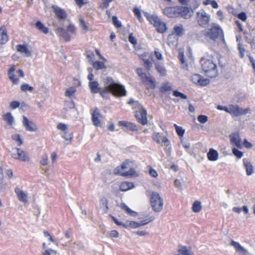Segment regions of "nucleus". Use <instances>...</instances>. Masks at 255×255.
Wrapping results in <instances>:
<instances>
[{
	"label": "nucleus",
	"instance_id": "f257e3e1",
	"mask_svg": "<svg viewBox=\"0 0 255 255\" xmlns=\"http://www.w3.org/2000/svg\"><path fill=\"white\" fill-rule=\"evenodd\" d=\"M103 82L107 86L101 87L98 93L102 97L107 98L110 93L116 97L126 96L127 91L125 86L115 82L112 77H106L103 79Z\"/></svg>",
	"mask_w": 255,
	"mask_h": 255
},
{
	"label": "nucleus",
	"instance_id": "f03ea898",
	"mask_svg": "<svg viewBox=\"0 0 255 255\" xmlns=\"http://www.w3.org/2000/svg\"><path fill=\"white\" fill-rule=\"evenodd\" d=\"M202 69L205 75L209 78H215L218 75L217 65L212 56L203 57L200 60Z\"/></svg>",
	"mask_w": 255,
	"mask_h": 255
},
{
	"label": "nucleus",
	"instance_id": "7ed1b4c3",
	"mask_svg": "<svg viewBox=\"0 0 255 255\" xmlns=\"http://www.w3.org/2000/svg\"><path fill=\"white\" fill-rule=\"evenodd\" d=\"M163 13L169 18L183 17L187 19L191 16L188 7L176 6L167 7L163 9Z\"/></svg>",
	"mask_w": 255,
	"mask_h": 255
},
{
	"label": "nucleus",
	"instance_id": "20e7f679",
	"mask_svg": "<svg viewBox=\"0 0 255 255\" xmlns=\"http://www.w3.org/2000/svg\"><path fill=\"white\" fill-rule=\"evenodd\" d=\"M204 35L210 39L216 41L219 38L224 39L223 31L220 26H214L208 29L204 33Z\"/></svg>",
	"mask_w": 255,
	"mask_h": 255
},
{
	"label": "nucleus",
	"instance_id": "39448f33",
	"mask_svg": "<svg viewBox=\"0 0 255 255\" xmlns=\"http://www.w3.org/2000/svg\"><path fill=\"white\" fill-rule=\"evenodd\" d=\"M150 204L152 210L155 212H159L162 210L163 206V201L158 193L152 192L150 198Z\"/></svg>",
	"mask_w": 255,
	"mask_h": 255
},
{
	"label": "nucleus",
	"instance_id": "423d86ee",
	"mask_svg": "<svg viewBox=\"0 0 255 255\" xmlns=\"http://www.w3.org/2000/svg\"><path fill=\"white\" fill-rule=\"evenodd\" d=\"M152 138L156 143L158 144L162 143L161 145L165 146L164 150L167 153H170L171 151L170 142L166 136L161 137L159 132H154L152 135Z\"/></svg>",
	"mask_w": 255,
	"mask_h": 255
},
{
	"label": "nucleus",
	"instance_id": "0eeeda50",
	"mask_svg": "<svg viewBox=\"0 0 255 255\" xmlns=\"http://www.w3.org/2000/svg\"><path fill=\"white\" fill-rule=\"evenodd\" d=\"M229 112L228 113L235 117L247 115L250 111L249 108L243 109L236 105L231 104L229 105Z\"/></svg>",
	"mask_w": 255,
	"mask_h": 255
},
{
	"label": "nucleus",
	"instance_id": "6e6552de",
	"mask_svg": "<svg viewBox=\"0 0 255 255\" xmlns=\"http://www.w3.org/2000/svg\"><path fill=\"white\" fill-rule=\"evenodd\" d=\"M51 8L53 9L57 19L59 21L65 20L67 17V13L66 11L56 5H53Z\"/></svg>",
	"mask_w": 255,
	"mask_h": 255
},
{
	"label": "nucleus",
	"instance_id": "1a4fd4ad",
	"mask_svg": "<svg viewBox=\"0 0 255 255\" xmlns=\"http://www.w3.org/2000/svg\"><path fill=\"white\" fill-rule=\"evenodd\" d=\"M192 81L195 84L205 86L210 83V80L207 78H204L201 75L195 74L191 77Z\"/></svg>",
	"mask_w": 255,
	"mask_h": 255
},
{
	"label": "nucleus",
	"instance_id": "9d476101",
	"mask_svg": "<svg viewBox=\"0 0 255 255\" xmlns=\"http://www.w3.org/2000/svg\"><path fill=\"white\" fill-rule=\"evenodd\" d=\"M135 117L137 121L142 125L147 124V111L145 109H142L139 111H136Z\"/></svg>",
	"mask_w": 255,
	"mask_h": 255
},
{
	"label": "nucleus",
	"instance_id": "9b49d317",
	"mask_svg": "<svg viewBox=\"0 0 255 255\" xmlns=\"http://www.w3.org/2000/svg\"><path fill=\"white\" fill-rule=\"evenodd\" d=\"M57 34L60 37H62L65 41L68 42L71 40V34L63 27H58L55 30Z\"/></svg>",
	"mask_w": 255,
	"mask_h": 255
},
{
	"label": "nucleus",
	"instance_id": "f8f14e48",
	"mask_svg": "<svg viewBox=\"0 0 255 255\" xmlns=\"http://www.w3.org/2000/svg\"><path fill=\"white\" fill-rule=\"evenodd\" d=\"M16 150L17 151L16 153H12L11 156L15 159H18L22 161L26 162L29 160V158L27 156V154L20 148H16Z\"/></svg>",
	"mask_w": 255,
	"mask_h": 255
},
{
	"label": "nucleus",
	"instance_id": "ddd939ff",
	"mask_svg": "<svg viewBox=\"0 0 255 255\" xmlns=\"http://www.w3.org/2000/svg\"><path fill=\"white\" fill-rule=\"evenodd\" d=\"M23 124L27 131H36L38 129L37 125L34 122L29 121L25 116H23Z\"/></svg>",
	"mask_w": 255,
	"mask_h": 255
},
{
	"label": "nucleus",
	"instance_id": "4468645a",
	"mask_svg": "<svg viewBox=\"0 0 255 255\" xmlns=\"http://www.w3.org/2000/svg\"><path fill=\"white\" fill-rule=\"evenodd\" d=\"M230 138L232 144L236 145L239 148H242L241 139L238 132L232 133L230 135Z\"/></svg>",
	"mask_w": 255,
	"mask_h": 255
},
{
	"label": "nucleus",
	"instance_id": "2eb2a0df",
	"mask_svg": "<svg viewBox=\"0 0 255 255\" xmlns=\"http://www.w3.org/2000/svg\"><path fill=\"white\" fill-rule=\"evenodd\" d=\"M101 116L100 111L97 108H96L93 112L92 113V121L93 124L96 127H100L101 125V121L99 118Z\"/></svg>",
	"mask_w": 255,
	"mask_h": 255
},
{
	"label": "nucleus",
	"instance_id": "dca6fc26",
	"mask_svg": "<svg viewBox=\"0 0 255 255\" xmlns=\"http://www.w3.org/2000/svg\"><path fill=\"white\" fill-rule=\"evenodd\" d=\"M15 193L16 194L18 200L23 202L28 201L27 194L18 187H16L14 189Z\"/></svg>",
	"mask_w": 255,
	"mask_h": 255
},
{
	"label": "nucleus",
	"instance_id": "f3484780",
	"mask_svg": "<svg viewBox=\"0 0 255 255\" xmlns=\"http://www.w3.org/2000/svg\"><path fill=\"white\" fill-rule=\"evenodd\" d=\"M243 161L244 166L246 168L247 174L248 175H252L254 172V170L251 162L247 158H244Z\"/></svg>",
	"mask_w": 255,
	"mask_h": 255
},
{
	"label": "nucleus",
	"instance_id": "a211bd4d",
	"mask_svg": "<svg viewBox=\"0 0 255 255\" xmlns=\"http://www.w3.org/2000/svg\"><path fill=\"white\" fill-rule=\"evenodd\" d=\"M172 34H175L178 37H182L185 34V30L181 24L175 25L173 27Z\"/></svg>",
	"mask_w": 255,
	"mask_h": 255
},
{
	"label": "nucleus",
	"instance_id": "6ab92c4d",
	"mask_svg": "<svg viewBox=\"0 0 255 255\" xmlns=\"http://www.w3.org/2000/svg\"><path fill=\"white\" fill-rule=\"evenodd\" d=\"M207 157L208 160L210 161H216L218 160L219 157L218 152L213 148H210L208 152L207 153Z\"/></svg>",
	"mask_w": 255,
	"mask_h": 255
},
{
	"label": "nucleus",
	"instance_id": "aec40b11",
	"mask_svg": "<svg viewBox=\"0 0 255 255\" xmlns=\"http://www.w3.org/2000/svg\"><path fill=\"white\" fill-rule=\"evenodd\" d=\"M89 87L92 94H97L99 92L100 89L101 88L99 87L98 82L96 81H90L89 83Z\"/></svg>",
	"mask_w": 255,
	"mask_h": 255
},
{
	"label": "nucleus",
	"instance_id": "412c9836",
	"mask_svg": "<svg viewBox=\"0 0 255 255\" xmlns=\"http://www.w3.org/2000/svg\"><path fill=\"white\" fill-rule=\"evenodd\" d=\"M16 49L18 52L24 53L27 57H30L31 55V52L28 49L26 45L18 44L16 46Z\"/></svg>",
	"mask_w": 255,
	"mask_h": 255
},
{
	"label": "nucleus",
	"instance_id": "4be33fe9",
	"mask_svg": "<svg viewBox=\"0 0 255 255\" xmlns=\"http://www.w3.org/2000/svg\"><path fill=\"white\" fill-rule=\"evenodd\" d=\"M157 31L160 33H164L167 29L166 24L160 19L154 25Z\"/></svg>",
	"mask_w": 255,
	"mask_h": 255
},
{
	"label": "nucleus",
	"instance_id": "5701e85b",
	"mask_svg": "<svg viewBox=\"0 0 255 255\" xmlns=\"http://www.w3.org/2000/svg\"><path fill=\"white\" fill-rule=\"evenodd\" d=\"M15 71V66L13 65L9 69L8 71V76L9 79L14 84H17L19 82V79L15 77L14 74V71Z\"/></svg>",
	"mask_w": 255,
	"mask_h": 255
},
{
	"label": "nucleus",
	"instance_id": "b1692460",
	"mask_svg": "<svg viewBox=\"0 0 255 255\" xmlns=\"http://www.w3.org/2000/svg\"><path fill=\"white\" fill-rule=\"evenodd\" d=\"M8 40L7 30L5 28H0V44H4Z\"/></svg>",
	"mask_w": 255,
	"mask_h": 255
},
{
	"label": "nucleus",
	"instance_id": "393cba45",
	"mask_svg": "<svg viewBox=\"0 0 255 255\" xmlns=\"http://www.w3.org/2000/svg\"><path fill=\"white\" fill-rule=\"evenodd\" d=\"M209 16L206 13H202L201 16L198 20V24L201 26H205L207 25L209 22Z\"/></svg>",
	"mask_w": 255,
	"mask_h": 255
},
{
	"label": "nucleus",
	"instance_id": "a878e982",
	"mask_svg": "<svg viewBox=\"0 0 255 255\" xmlns=\"http://www.w3.org/2000/svg\"><path fill=\"white\" fill-rule=\"evenodd\" d=\"M134 187V185L132 182H123L120 186V190L121 191H127Z\"/></svg>",
	"mask_w": 255,
	"mask_h": 255
},
{
	"label": "nucleus",
	"instance_id": "bb28decb",
	"mask_svg": "<svg viewBox=\"0 0 255 255\" xmlns=\"http://www.w3.org/2000/svg\"><path fill=\"white\" fill-rule=\"evenodd\" d=\"M128 104L132 106L133 109H136L140 111L142 109H145L138 101H135L133 98H130Z\"/></svg>",
	"mask_w": 255,
	"mask_h": 255
},
{
	"label": "nucleus",
	"instance_id": "cd10ccee",
	"mask_svg": "<svg viewBox=\"0 0 255 255\" xmlns=\"http://www.w3.org/2000/svg\"><path fill=\"white\" fill-rule=\"evenodd\" d=\"M136 71L138 76L140 78L141 82L143 83H145L149 78L147 74L143 72V69L140 68H137L136 70Z\"/></svg>",
	"mask_w": 255,
	"mask_h": 255
},
{
	"label": "nucleus",
	"instance_id": "c85d7f7f",
	"mask_svg": "<svg viewBox=\"0 0 255 255\" xmlns=\"http://www.w3.org/2000/svg\"><path fill=\"white\" fill-rule=\"evenodd\" d=\"M155 69L158 73H160L161 76H165L166 74V70L164 66L160 62H156L155 64Z\"/></svg>",
	"mask_w": 255,
	"mask_h": 255
},
{
	"label": "nucleus",
	"instance_id": "c756f323",
	"mask_svg": "<svg viewBox=\"0 0 255 255\" xmlns=\"http://www.w3.org/2000/svg\"><path fill=\"white\" fill-rule=\"evenodd\" d=\"M189 2V7L191 9V13H193L194 10L197 9L200 4V0H187Z\"/></svg>",
	"mask_w": 255,
	"mask_h": 255
},
{
	"label": "nucleus",
	"instance_id": "7c9ffc66",
	"mask_svg": "<svg viewBox=\"0 0 255 255\" xmlns=\"http://www.w3.org/2000/svg\"><path fill=\"white\" fill-rule=\"evenodd\" d=\"M35 25L36 27L40 31L44 34H47L49 32V29L46 27L40 21L36 22Z\"/></svg>",
	"mask_w": 255,
	"mask_h": 255
},
{
	"label": "nucleus",
	"instance_id": "2f4dec72",
	"mask_svg": "<svg viewBox=\"0 0 255 255\" xmlns=\"http://www.w3.org/2000/svg\"><path fill=\"white\" fill-rule=\"evenodd\" d=\"M231 245L233 246L237 252H241L243 253H248V251L242 247L238 242L232 241Z\"/></svg>",
	"mask_w": 255,
	"mask_h": 255
},
{
	"label": "nucleus",
	"instance_id": "473e14b6",
	"mask_svg": "<svg viewBox=\"0 0 255 255\" xmlns=\"http://www.w3.org/2000/svg\"><path fill=\"white\" fill-rule=\"evenodd\" d=\"M3 120L6 121L8 125L11 126L13 124L14 118L10 113H7L3 116Z\"/></svg>",
	"mask_w": 255,
	"mask_h": 255
},
{
	"label": "nucleus",
	"instance_id": "72a5a7b5",
	"mask_svg": "<svg viewBox=\"0 0 255 255\" xmlns=\"http://www.w3.org/2000/svg\"><path fill=\"white\" fill-rule=\"evenodd\" d=\"M121 207L122 209L125 210L126 212L129 215L135 217L137 215V213L131 210L126 204L125 203H122L121 205Z\"/></svg>",
	"mask_w": 255,
	"mask_h": 255
},
{
	"label": "nucleus",
	"instance_id": "f704fd0d",
	"mask_svg": "<svg viewBox=\"0 0 255 255\" xmlns=\"http://www.w3.org/2000/svg\"><path fill=\"white\" fill-rule=\"evenodd\" d=\"M139 227L138 222L135 221H127L126 223H124V228L126 229H128L129 228H131L132 229H135Z\"/></svg>",
	"mask_w": 255,
	"mask_h": 255
},
{
	"label": "nucleus",
	"instance_id": "c9c22d12",
	"mask_svg": "<svg viewBox=\"0 0 255 255\" xmlns=\"http://www.w3.org/2000/svg\"><path fill=\"white\" fill-rule=\"evenodd\" d=\"M178 252L177 255H194V254L191 253L186 246L182 247L178 250Z\"/></svg>",
	"mask_w": 255,
	"mask_h": 255
},
{
	"label": "nucleus",
	"instance_id": "e433bc0d",
	"mask_svg": "<svg viewBox=\"0 0 255 255\" xmlns=\"http://www.w3.org/2000/svg\"><path fill=\"white\" fill-rule=\"evenodd\" d=\"M202 209L201 203L200 201H196L192 206V210L195 213L199 212Z\"/></svg>",
	"mask_w": 255,
	"mask_h": 255
},
{
	"label": "nucleus",
	"instance_id": "4c0bfd02",
	"mask_svg": "<svg viewBox=\"0 0 255 255\" xmlns=\"http://www.w3.org/2000/svg\"><path fill=\"white\" fill-rule=\"evenodd\" d=\"M93 67L96 70H101L105 68V64L101 61H96L92 63Z\"/></svg>",
	"mask_w": 255,
	"mask_h": 255
},
{
	"label": "nucleus",
	"instance_id": "58836bf2",
	"mask_svg": "<svg viewBox=\"0 0 255 255\" xmlns=\"http://www.w3.org/2000/svg\"><path fill=\"white\" fill-rule=\"evenodd\" d=\"M171 90V85L169 83L166 82L163 83L160 88V91L162 93H165L166 92H169Z\"/></svg>",
	"mask_w": 255,
	"mask_h": 255
},
{
	"label": "nucleus",
	"instance_id": "ea45409f",
	"mask_svg": "<svg viewBox=\"0 0 255 255\" xmlns=\"http://www.w3.org/2000/svg\"><path fill=\"white\" fill-rule=\"evenodd\" d=\"M147 18L150 23L154 25L159 20V17L156 15H151L147 16Z\"/></svg>",
	"mask_w": 255,
	"mask_h": 255
},
{
	"label": "nucleus",
	"instance_id": "a19ab883",
	"mask_svg": "<svg viewBox=\"0 0 255 255\" xmlns=\"http://www.w3.org/2000/svg\"><path fill=\"white\" fill-rule=\"evenodd\" d=\"M174 127L175 128L177 135L180 137L183 136L185 133V130L182 128V127L178 126L176 124H174Z\"/></svg>",
	"mask_w": 255,
	"mask_h": 255
},
{
	"label": "nucleus",
	"instance_id": "79ce46f5",
	"mask_svg": "<svg viewBox=\"0 0 255 255\" xmlns=\"http://www.w3.org/2000/svg\"><path fill=\"white\" fill-rule=\"evenodd\" d=\"M135 170L133 168H130L128 171L122 172L120 173V175L123 177L132 176L135 174Z\"/></svg>",
	"mask_w": 255,
	"mask_h": 255
},
{
	"label": "nucleus",
	"instance_id": "37998d69",
	"mask_svg": "<svg viewBox=\"0 0 255 255\" xmlns=\"http://www.w3.org/2000/svg\"><path fill=\"white\" fill-rule=\"evenodd\" d=\"M173 95L176 97H179L182 99H186L187 98V96L185 94L181 93L177 90H175L173 91Z\"/></svg>",
	"mask_w": 255,
	"mask_h": 255
},
{
	"label": "nucleus",
	"instance_id": "c03bdc74",
	"mask_svg": "<svg viewBox=\"0 0 255 255\" xmlns=\"http://www.w3.org/2000/svg\"><path fill=\"white\" fill-rule=\"evenodd\" d=\"M20 89L23 92H26L27 91L31 92L34 88L33 87L29 86L28 84L24 83L21 85Z\"/></svg>",
	"mask_w": 255,
	"mask_h": 255
},
{
	"label": "nucleus",
	"instance_id": "a18cd8bd",
	"mask_svg": "<svg viewBox=\"0 0 255 255\" xmlns=\"http://www.w3.org/2000/svg\"><path fill=\"white\" fill-rule=\"evenodd\" d=\"M76 91L75 87H71L66 90L65 95L66 97H70L74 93H75Z\"/></svg>",
	"mask_w": 255,
	"mask_h": 255
},
{
	"label": "nucleus",
	"instance_id": "49530a36",
	"mask_svg": "<svg viewBox=\"0 0 255 255\" xmlns=\"http://www.w3.org/2000/svg\"><path fill=\"white\" fill-rule=\"evenodd\" d=\"M126 128L132 131H135L138 130V128L136 125L135 124L131 122H128V123Z\"/></svg>",
	"mask_w": 255,
	"mask_h": 255
},
{
	"label": "nucleus",
	"instance_id": "de8ad7c7",
	"mask_svg": "<svg viewBox=\"0 0 255 255\" xmlns=\"http://www.w3.org/2000/svg\"><path fill=\"white\" fill-rule=\"evenodd\" d=\"M232 152L238 158H242L244 155V153L242 151L236 148H233Z\"/></svg>",
	"mask_w": 255,
	"mask_h": 255
},
{
	"label": "nucleus",
	"instance_id": "09e8293b",
	"mask_svg": "<svg viewBox=\"0 0 255 255\" xmlns=\"http://www.w3.org/2000/svg\"><path fill=\"white\" fill-rule=\"evenodd\" d=\"M79 22L80 26L82 27L83 30H84L85 32L88 31V26L86 25V22L83 18H79Z\"/></svg>",
	"mask_w": 255,
	"mask_h": 255
},
{
	"label": "nucleus",
	"instance_id": "8fccbe9b",
	"mask_svg": "<svg viewBox=\"0 0 255 255\" xmlns=\"http://www.w3.org/2000/svg\"><path fill=\"white\" fill-rule=\"evenodd\" d=\"M11 138L13 140L18 142V146H20L23 143L22 140L21 138L20 134H19L12 135Z\"/></svg>",
	"mask_w": 255,
	"mask_h": 255
},
{
	"label": "nucleus",
	"instance_id": "3c124183",
	"mask_svg": "<svg viewBox=\"0 0 255 255\" xmlns=\"http://www.w3.org/2000/svg\"><path fill=\"white\" fill-rule=\"evenodd\" d=\"M112 21L113 24L117 28H120L122 27V23L118 20V17L116 16H113L112 17Z\"/></svg>",
	"mask_w": 255,
	"mask_h": 255
},
{
	"label": "nucleus",
	"instance_id": "603ef678",
	"mask_svg": "<svg viewBox=\"0 0 255 255\" xmlns=\"http://www.w3.org/2000/svg\"><path fill=\"white\" fill-rule=\"evenodd\" d=\"M154 219V218L153 217H150L149 219L141 221L140 222H138L139 227L140 226H142L147 225L149 223L153 221Z\"/></svg>",
	"mask_w": 255,
	"mask_h": 255
},
{
	"label": "nucleus",
	"instance_id": "864d4df0",
	"mask_svg": "<svg viewBox=\"0 0 255 255\" xmlns=\"http://www.w3.org/2000/svg\"><path fill=\"white\" fill-rule=\"evenodd\" d=\"M66 30H67L71 35L75 34L76 32V27L74 24L71 23L67 26Z\"/></svg>",
	"mask_w": 255,
	"mask_h": 255
},
{
	"label": "nucleus",
	"instance_id": "5fc2aeb1",
	"mask_svg": "<svg viewBox=\"0 0 255 255\" xmlns=\"http://www.w3.org/2000/svg\"><path fill=\"white\" fill-rule=\"evenodd\" d=\"M144 67L146 70L148 71L150 70L151 67L152 66V63L149 59L144 60Z\"/></svg>",
	"mask_w": 255,
	"mask_h": 255
},
{
	"label": "nucleus",
	"instance_id": "6e6d98bb",
	"mask_svg": "<svg viewBox=\"0 0 255 255\" xmlns=\"http://www.w3.org/2000/svg\"><path fill=\"white\" fill-rule=\"evenodd\" d=\"M86 56L89 62L92 63L93 62V59L95 56L94 53L91 51H87L86 52Z\"/></svg>",
	"mask_w": 255,
	"mask_h": 255
},
{
	"label": "nucleus",
	"instance_id": "4d7b16f0",
	"mask_svg": "<svg viewBox=\"0 0 255 255\" xmlns=\"http://www.w3.org/2000/svg\"><path fill=\"white\" fill-rule=\"evenodd\" d=\"M131 163V162L128 160L127 159L125 161L122 163L121 165V168L122 170H124L130 167L129 164Z\"/></svg>",
	"mask_w": 255,
	"mask_h": 255
},
{
	"label": "nucleus",
	"instance_id": "13d9d810",
	"mask_svg": "<svg viewBox=\"0 0 255 255\" xmlns=\"http://www.w3.org/2000/svg\"><path fill=\"white\" fill-rule=\"evenodd\" d=\"M198 121L204 124L207 122L208 118L205 115H200L198 117Z\"/></svg>",
	"mask_w": 255,
	"mask_h": 255
},
{
	"label": "nucleus",
	"instance_id": "bf43d9fd",
	"mask_svg": "<svg viewBox=\"0 0 255 255\" xmlns=\"http://www.w3.org/2000/svg\"><path fill=\"white\" fill-rule=\"evenodd\" d=\"M76 4L79 8H81L83 6L88 3V0H74Z\"/></svg>",
	"mask_w": 255,
	"mask_h": 255
},
{
	"label": "nucleus",
	"instance_id": "052dcab7",
	"mask_svg": "<svg viewBox=\"0 0 255 255\" xmlns=\"http://www.w3.org/2000/svg\"><path fill=\"white\" fill-rule=\"evenodd\" d=\"M237 17L243 21H246L247 19V16L246 12L243 11L240 12L237 15Z\"/></svg>",
	"mask_w": 255,
	"mask_h": 255
},
{
	"label": "nucleus",
	"instance_id": "680f3d73",
	"mask_svg": "<svg viewBox=\"0 0 255 255\" xmlns=\"http://www.w3.org/2000/svg\"><path fill=\"white\" fill-rule=\"evenodd\" d=\"M110 217L112 218L113 222L117 225L121 226H123V227H124V223H123L121 221H119L116 218H115L114 216H113L111 215H110Z\"/></svg>",
	"mask_w": 255,
	"mask_h": 255
},
{
	"label": "nucleus",
	"instance_id": "e2e57ef3",
	"mask_svg": "<svg viewBox=\"0 0 255 255\" xmlns=\"http://www.w3.org/2000/svg\"><path fill=\"white\" fill-rule=\"evenodd\" d=\"M128 41L130 43L133 45H136L137 44V40L133 36V33H130L128 36Z\"/></svg>",
	"mask_w": 255,
	"mask_h": 255
},
{
	"label": "nucleus",
	"instance_id": "0e129e2a",
	"mask_svg": "<svg viewBox=\"0 0 255 255\" xmlns=\"http://www.w3.org/2000/svg\"><path fill=\"white\" fill-rule=\"evenodd\" d=\"M20 106V103L16 101H12L10 104V107L11 109H15Z\"/></svg>",
	"mask_w": 255,
	"mask_h": 255
},
{
	"label": "nucleus",
	"instance_id": "69168bd1",
	"mask_svg": "<svg viewBox=\"0 0 255 255\" xmlns=\"http://www.w3.org/2000/svg\"><path fill=\"white\" fill-rule=\"evenodd\" d=\"M43 234L45 237H48V240L49 241L55 243V240L53 239V237L50 235L48 231L44 230L43 231Z\"/></svg>",
	"mask_w": 255,
	"mask_h": 255
},
{
	"label": "nucleus",
	"instance_id": "338daca9",
	"mask_svg": "<svg viewBox=\"0 0 255 255\" xmlns=\"http://www.w3.org/2000/svg\"><path fill=\"white\" fill-rule=\"evenodd\" d=\"M238 49L239 50L240 56L241 58H243L245 57V49L241 46L240 44H239Z\"/></svg>",
	"mask_w": 255,
	"mask_h": 255
},
{
	"label": "nucleus",
	"instance_id": "774afa93",
	"mask_svg": "<svg viewBox=\"0 0 255 255\" xmlns=\"http://www.w3.org/2000/svg\"><path fill=\"white\" fill-rule=\"evenodd\" d=\"M119 234L118 232L116 230L111 231L109 233V236L111 238H118L119 237Z\"/></svg>",
	"mask_w": 255,
	"mask_h": 255
}]
</instances>
